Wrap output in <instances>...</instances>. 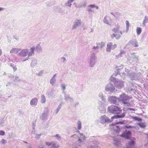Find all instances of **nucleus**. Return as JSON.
I'll use <instances>...</instances> for the list:
<instances>
[{
	"label": "nucleus",
	"instance_id": "nucleus-53",
	"mask_svg": "<svg viewBox=\"0 0 148 148\" xmlns=\"http://www.w3.org/2000/svg\"><path fill=\"white\" fill-rule=\"evenodd\" d=\"M43 71H40L39 72L36 74V75L38 76H41L42 75V74L43 73Z\"/></svg>",
	"mask_w": 148,
	"mask_h": 148
},
{
	"label": "nucleus",
	"instance_id": "nucleus-56",
	"mask_svg": "<svg viewBox=\"0 0 148 148\" xmlns=\"http://www.w3.org/2000/svg\"><path fill=\"white\" fill-rule=\"evenodd\" d=\"M5 134V132L3 130H1L0 131V135L3 136Z\"/></svg>",
	"mask_w": 148,
	"mask_h": 148
},
{
	"label": "nucleus",
	"instance_id": "nucleus-37",
	"mask_svg": "<svg viewBox=\"0 0 148 148\" xmlns=\"http://www.w3.org/2000/svg\"><path fill=\"white\" fill-rule=\"evenodd\" d=\"M99 109L100 112L102 113H104L106 111V109L103 106H101L99 107Z\"/></svg>",
	"mask_w": 148,
	"mask_h": 148
},
{
	"label": "nucleus",
	"instance_id": "nucleus-17",
	"mask_svg": "<svg viewBox=\"0 0 148 148\" xmlns=\"http://www.w3.org/2000/svg\"><path fill=\"white\" fill-rule=\"evenodd\" d=\"M136 140V138L134 137H132L131 139V141L129 142L128 145H127V148H131V147L133 146L135 143L134 140Z\"/></svg>",
	"mask_w": 148,
	"mask_h": 148
},
{
	"label": "nucleus",
	"instance_id": "nucleus-5",
	"mask_svg": "<svg viewBox=\"0 0 148 148\" xmlns=\"http://www.w3.org/2000/svg\"><path fill=\"white\" fill-rule=\"evenodd\" d=\"M108 110L110 112L115 114H119L121 111L120 108L114 105L111 106L109 107Z\"/></svg>",
	"mask_w": 148,
	"mask_h": 148
},
{
	"label": "nucleus",
	"instance_id": "nucleus-18",
	"mask_svg": "<svg viewBox=\"0 0 148 148\" xmlns=\"http://www.w3.org/2000/svg\"><path fill=\"white\" fill-rule=\"evenodd\" d=\"M128 45H132L135 47H138V42L135 40H130L128 43Z\"/></svg>",
	"mask_w": 148,
	"mask_h": 148
},
{
	"label": "nucleus",
	"instance_id": "nucleus-27",
	"mask_svg": "<svg viewBox=\"0 0 148 148\" xmlns=\"http://www.w3.org/2000/svg\"><path fill=\"white\" fill-rule=\"evenodd\" d=\"M36 51L38 53H41L42 52V49L39 44H38L35 47Z\"/></svg>",
	"mask_w": 148,
	"mask_h": 148
},
{
	"label": "nucleus",
	"instance_id": "nucleus-50",
	"mask_svg": "<svg viewBox=\"0 0 148 148\" xmlns=\"http://www.w3.org/2000/svg\"><path fill=\"white\" fill-rule=\"evenodd\" d=\"M61 87L62 88V89L63 90V92H64V91L66 89V85L65 84H61Z\"/></svg>",
	"mask_w": 148,
	"mask_h": 148
},
{
	"label": "nucleus",
	"instance_id": "nucleus-43",
	"mask_svg": "<svg viewBox=\"0 0 148 148\" xmlns=\"http://www.w3.org/2000/svg\"><path fill=\"white\" fill-rule=\"evenodd\" d=\"M107 16H106L103 19V22L106 24L108 25H110L109 22L107 20Z\"/></svg>",
	"mask_w": 148,
	"mask_h": 148
},
{
	"label": "nucleus",
	"instance_id": "nucleus-24",
	"mask_svg": "<svg viewBox=\"0 0 148 148\" xmlns=\"http://www.w3.org/2000/svg\"><path fill=\"white\" fill-rule=\"evenodd\" d=\"M35 49V48L34 47H32L31 48V50L29 52L28 51V53L27 55L28 58L34 55Z\"/></svg>",
	"mask_w": 148,
	"mask_h": 148
},
{
	"label": "nucleus",
	"instance_id": "nucleus-22",
	"mask_svg": "<svg viewBox=\"0 0 148 148\" xmlns=\"http://www.w3.org/2000/svg\"><path fill=\"white\" fill-rule=\"evenodd\" d=\"M48 113V112L47 110L46 112H43L42 114V115L40 117V119L42 120L47 119V115Z\"/></svg>",
	"mask_w": 148,
	"mask_h": 148
},
{
	"label": "nucleus",
	"instance_id": "nucleus-32",
	"mask_svg": "<svg viewBox=\"0 0 148 148\" xmlns=\"http://www.w3.org/2000/svg\"><path fill=\"white\" fill-rule=\"evenodd\" d=\"M37 64V60L36 59H33L32 60L31 63V66L32 67H33Z\"/></svg>",
	"mask_w": 148,
	"mask_h": 148
},
{
	"label": "nucleus",
	"instance_id": "nucleus-40",
	"mask_svg": "<svg viewBox=\"0 0 148 148\" xmlns=\"http://www.w3.org/2000/svg\"><path fill=\"white\" fill-rule=\"evenodd\" d=\"M99 47L98 45H97V46H94L92 48V49L95 50V53H98V50L99 49Z\"/></svg>",
	"mask_w": 148,
	"mask_h": 148
},
{
	"label": "nucleus",
	"instance_id": "nucleus-11",
	"mask_svg": "<svg viewBox=\"0 0 148 148\" xmlns=\"http://www.w3.org/2000/svg\"><path fill=\"white\" fill-rule=\"evenodd\" d=\"M112 121V120L108 119L105 115L101 116L100 119V122L102 124L106 123H109Z\"/></svg>",
	"mask_w": 148,
	"mask_h": 148
},
{
	"label": "nucleus",
	"instance_id": "nucleus-63",
	"mask_svg": "<svg viewBox=\"0 0 148 148\" xmlns=\"http://www.w3.org/2000/svg\"><path fill=\"white\" fill-rule=\"evenodd\" d=\"M52 143H49L48 142H46V144L47 145H48V146H51L52 145Z\"/></svg>",
	"mask_w": 148,
	"mask_h": 148
},
{
	"label": "nucleus",
	"instance_id": "nucleus-46",
	"mask_svg": "<svg viewBox=\"0 0 148 148\" xmlns=\"http://www.w3.org/2000/svg\"><path fill=\"white\" fill-rule=\"evenodd\" d=\"M110 80L111 81L114 82H115L116 81L118 80L115 77H113L112 76H111Z\"/></svg>",
	"mask_w": 148,
	"mask_h": 148
},
{
	"label": "nucleus",
	"instance_id": "nucleus-48",
	"mask_svg": "<svg viewBox=\"0 0 148 148\" xmlns=\"http://www.w3.org/2000/svg\"><path fill=\"white\" fill-rule=\"evenodd\" d=\"M10 66L13 68L14 71H15L17 70V68L16 67V65H14V64H10Z\"/></svg>",
	"mask_w": 148,
	"mask_h": 148
},
{
	"label": "nucleus",
	"instance_id": "nucleus-13",
	"mask_svg": "<svg viewBox=\"0 0 148 148\" xmlns=\"http://www.w3.org/2000/svg\"><path fill=\"white\" fill-rule=\"evenodd\" d=\"M131 132L130 131H125L120 135V136L126 139H129L131 135Z\"/></svg>",
	"mask_w": 148,
	"mask_h": 148
},
{
	"label": "nucleus",
	"instance_id": "nucleus-21",
	"mask_svg": "<svg viewBox=\"0 0 148 148\" xmlns=\"http://www.w3.org/2000/svg\"><path fill=\"white\" fill-rule=\"evenodd\" d=\"M56 74L53 75L50 80V84L52 86H54L56 82Z\"/></svg>",
	"mask_w": 148,
	"mask_h": 148
},
{
	"label": "nucleus",
	"instance_id": "nucleus-6",
	"mask_svg": "<svg viewBox=\"0 0 148 148\" xmlns=\"http://www.w3.org/2000/svg\"><path fill=\"white\" fill-rule=\"evenodd\" d=\"M96 54L94 53H92L90 56L89 61V65L90 67H93L94 66L96 62Z\"/></svg>",
	"mask_w": 148,
	"mask_h": 148
},
{
	"label": "nucleus",
	"instance_id": "nucleus-26",
	"mask_svg": "<svg viewBox=\"0 0 148 148\" xmlns=\"http://www.w3.org/2000/svg\"><path fill=\"white\" fill-rule=\"evenodd\" d=\"M75 0H68L64 3V6L65 7L67 6L71 7L72 5V3H73Z\"/></svg>",
	"mask_w": 148,
	"mask_h": 148
},
{
	"label": "nucleus",
	"instance_id": "nucleus-57",
	"mask_svg": "<svg viewBox=\"0 0 148 148\" xmlns=\"http://www.w3.org/2000/svg\"><path fill=\"white\" fill-rule=\"evenodd\" d=\"M87 10L89 13H90L91 12H94L93 10L92 9L90 8H89L88 7Z\"/></svg>",
	"mask_w": 148,
	"mask_h": 148
},
{
	"label": "nucleus",
	"instance_id": "nucleus-36",
	"mask_svg": "<svg viewBox=\"0 0 148 148\" xmlns=\"http://www.w3.org/2000/svg\"><path fill=\"white\" fill-rule=\"evenodd\" d=\"M125 53V52L123 50H121L120 53L117 55L116 56V57L117 58H119L122 56L123 55H124Z\"/></svg>",
	"mask_w": 148,
	"mask_h": 148
},
{
	"label": "nucleus",
	"instance_id": "nucleus-41",
	"mask_svg": "<svg viewBox=\"0 0 148 148\" xmlns=\"http://www.w3.org/2000/svg\"><path fill=\"white\" fill-rule=\"evenodd\" d=\"M126 32H127L128 31V30L129 29V27L130 26V24L129 22L128 21H126Z\"/></svg>",
	"mask_w": 148,
	"mask_h": 148
},
{
	"label": "nucleus",
	"instance_id": "nucleus-34",
	"mask_svg": "<svg viewBox=\"0 0 148 148\" xmlns=\"http://www.w3.org/2000/svg\"><path fill=\"white\" fill-rule=\"evenodd\" d=\"M62 103H61L58 106V108L56 109V110L55 113L56 114H57L59 111L61 109L62 107Z\"/></svg>",
	"mask_w": 148,
	"mask_h": 148
},
{
	"label": "nucleus",
	"instance_id": "nucleus-35",
	"mask_svg": "<svg viewBox=\"0 0 148 148\" xmlns=\"http://www.w3.org/2000/svg\"><path fill=\"white\" fill-rule=\"evenodd\" d=\"M12 78L14 79L13 81L14 82H20L21 81V79L18 76H14V75H13Z\"/></svg>",
	"mask_w": 148,
	"mask_h": 148
},
{
	"label": "nucleus",
	"instance_id": "nucleus-8",
	"mask_svg": "<svg viewBox=\"0 0 148 148\" xmlns=\"http://www.w3.org/2000/svg\"><path fill=\"white\" fill-rule=\"evenodd\" d=\"M117 47V45L114 44V45L111 42H109L107 44L106 51L107 52H110L111 50L114 49Z\"/></svg>",
	"mask_w": 148,
	"mask_h": 148
},
{
	"label": "nucleus",
	"instance_id": "nucleus-12",
	"mask_svg": "<svg viewBox=\"0 0 148 148\" xmlns=\"http://www.w3.org/2000/svg\"><path fill=\"white\" fill-rule=\"evenodd\" d=\"M124 121H119L117 122L116 123H113L111 125L112 126H114V127L112 128V129H113L115 132L118 133L120 130V128L118 126H116V125L118 124H123L124 123Z\"/></svg>",
	"mask_w": 148,
	"mask_h": 148
},
{
	"label": "nucleus",
	"instance_id": "nucleus-4",
	"mask_svg": "<svg viewBox=\"0 0 148 148\" xmlns=\"http://www.w3.org/2000/svg\"><path fill=\"white\" fill-rule=\"evenodd\" d=\"M116 69L115 72L117 74H119L123 78H125V77L126 74H127L128 70V69H126L125 68H121V69H119L118 67H116Z\"/></svg>",
	"mask_w": 148,
	"mask_h": 148
},
{
	"label": "nucleus",
	"instance_id": "nucleus-64",
	"mask_svg": "<svg viewBox=\"0 0 148 148\" xmlns=\"http://www.w3.org/2000/svg\"><path fill=\"white\" fill-rule=\"evenodd\" d=\"M77 137H78V136H77L76 135L71 136V138H76Z\"/></svg>",
	"mask_w": 148,
	"mask_h": 148
},
{
	"label": "nucleus",
	"instance_id": "nucleus-61",
	"mask_svg": "<svg viewBox=\"0 0 148 148\" xmlns=\"http://www.w3.org/2000/svg\"><path fill=\"white\" fill-rule=\"evenodd\" d=\"M13 38L17 40H19V37L17 36L14 35L13 36Z\"/></svg>",
	"mask_w": 148,
	"mask_h": 148
},
{
	"label": "nucleus",
	"instance_id": "nucleus-59",
	"mask_svg": "<svg viewBox=\"0 0 148 148\" xmlns=\"http://www.w3.org/2000/svg\"><path fill=\"white\" fill-rule=\"evenodd\" d=\"M59 140H60V137L59 134H57L55 136Z\"/></svg>",
	"mask_w": 148,
	"mask_h": 148
},
{
	"label": "nucleus",
	"instance_id": "nucleus-38",
	"mask_svg": "<svg viewBox=\"0 0 148 148\" xmlns=\"http://www.w3.org/2000/svg\"><path fill=\"white\" fill-rule=\"evenodd\" d=\"M142 29L141 27H137L136 29V32L138 35H139L141 33Z\"/></svg>",
	"mask_w": 148,
	"mask_h": 148
},
{
	"label": "nucleus",
	"instance_id": "nucleus-20",
	"mask_svg": "<svg viewBox=\"0 0 148 148\" xmlns=\"http://www.w3.org/2000/svg\"><path fill=\"white\" fill-rule=\"evenodd\" d=\"M21 50L20 48H12L10 50V53L16 54L18 53Z\"/></svg>",
	"mask_w": 148,
	"mask_h": 148
},
{
	"label": "nucleus",
	"instance_id": "nucleus-54",
	"mask_svg": "<svg viewBox=\"0 0 148 148\" xmlns=\"http://www.w3.org/2000/svg\"><path fill=\"white\" fill-rule=\"evenodd\" d=\"M66 60V59L64 57H62L60 58V61L62 62H64Z\"/></svg>",
	"mask_w": 148,
	"mask_h": 148
},
{
	"label": "nucleus",
	"instance_id": "nucleus-49",
	"mask_svg": "<svg viewBox=\"0 0 148 148\" xmlns=\"http://www.w3.org/2000/svg\"><path fill=\"white\" fill-rule=\"evenodd\" d=\"M133 119L135 120L138 121H140L141 120V119L140 118L137 117H132Z\"/></svg>",
	"mask_w": 148,
	"mask_h": 148
},
{
	"label": "nucleus",
	"instance_id": "nucleus-31",
	"mask_svg": "<svg viewBox=\"0 0 148 148\" xmlns=\"http://www.w3.org/2000/svg\"><path fill=\"white\" fill-rule=\"evenodd\" d=\"M112 31L113 32H114V33H118L119 32L121 35L122 34H123V32L122 31H119V27L113 29Z\"/></svg>",
	"mask_w": 148,
	"mask_h": 148
},
{
	"label": "nucleus",
	"instance_id": "nucleus-30",
	"mask_svg": "<svg viewBox=\"0 0 148 148\" xmlns=\"http://www.w3.org/2000/svg\"><path fill=\"white\" fill-rule=\"evenodd\" d=\"M111 38L112 39H113L114 37H115V38L116 39H119L121 36L119 34H112L110 35Z\"/></svg>",
	"mask_w": 148,
	"mask_h": 148
},
{
	"label": "nucleus",
	"instance_id": "nucleus-58",
	"mask_svg": "<svg viewBox=\"0 0 148 148\" xmlns=\"http://www.w3.org/2000/svg\"><path fill=\"white\" fill-rule=\"evenodd\" d=\"M41 134H36L35 136V138H36L38 139L40 138V136H41Z\"/></svg>",
	"mask_w": 148,
	"mask_h": 148
},
{
	"label": "nucleus",
	"instance_id": "nucleus-25",
	"mask_svg": "<svg viewBox=\"0 0 148 148\" xmlns=\"http://www.w3.org/2000/svg\"><path fill=\"white\" fill-rule=\"evenodd\" d=\"M125 116V113H123L121 115H117L112 117L111 119L113 120L114 119L123 118Z\"/></svg>",
	"mask_w": 148,
	"mask_h": 148
},
{
	"label": "nucleus",
	"instance_id": "nucleus-55",
	"mask_svg": "<svg viewBox=\"0 0 148 148\" xmlns=\"http://www.w3.org/2000/svg\"><path fill=\"white\" fill-rule=\"evenodd\" d=\"M95 7V4H90L88 6V7L90 8H94Z\"/></svg>",
	"mask_w": 148,
	"mask_h": 148
},
{
	"label": "nucleus",
	"instance_id": "nucleus-39",
	"mask_svg": "<svg viewBox=\"0 0 148 148\" xmlns=\"http://www.w3.org/2000/svg\"><path fill=\"white\" fill-rule=\"evenodd\" d=\"M97 45H99L101 48H102L105 45V43L103 42H101L100 43H97Z\"/></svg>",
	"mask_w": 148,
	"mask_h": 148
},
{
	"label": "nucleus",
	"instance_id": "nucleus-1",
	"mask_svg": "<svg viewBox=\"0 0 148 148\" xmlns=\"http://www.w3.org/2000/svg\"><path fill=\"white\" fill-rule=\"evenodd\" d=\"M127 75L132 80H136L140 79L141 77V73L138 72L136 69L129 70Z\"/></svg>",
	"mask_w": 148,
	"mask_h": 148
},
{
	"label": "nucleus",
	"instance_id": "nucleus-3",
	"mask_svg": "<svg viewBox=\"0 0 148 148\" xmlns=\"http://www.w3.org/2000/svg\"><path fill=\"white\" fill-rule=\"evenodd\" d=\"M116 69L115 72L117 74H119L123 78H125V77L126 74H127L128 70V69H126L125 68H121V69H119L118 67H116Z\"/></svg>",
	"mask_w": 148,
	"mask_h": 148
},
{
	"label": "nucleus",
	"instance_id": "nucleus-45",
	"mask_svg": "<svg viewBox=\"0 0 148 148\" xmlns=\"http://www.w3.org/2000/svg\"><path fill=\"white\" fill-rule=\"evenodd\" d=\"M137 125L141 128H144L145 127V125L143 123H138Z\"/></svg>",
	"mask_w": 148,
	"mask_h": 148
},
{
	"label": "nucleus",
	"instance_id": "nucleus-29",
	"mask_svg": "<svg viewBox=\"0 0 148 148\" xmlns=\"http://www.w3.org/2000/svg\"><path fill=\"white\" fill-rule=\"evenodd\" d=\"M87 5V2L86 1H84L78 6H76V7L77 8H81L83 7H85Z\"/></svg>",
	"mask_w": 148,
	"mask_h": 148
},
{
	"label": "nucleus",
	"instance_id": "nucleus-15",
	"mask_svg": "<svg viewBox=\"0 0 148 148\" xmlns=\"http://www.w3.org/2000/svg\"><path fill=\"white\" fill-rule=\"evenodd\" d=\"M123 81L118 80L115 82V86L117 88L120 89L123 86Z\"/></svg>",
	"mask_w": 148,
	"mask_h": 148
},
{
	"label": "nucleus",
	"instance_id": "nucleus-60",
	"mask_svg": "<svg viewBox=\"0 0 148 148\" xmlns=\"http://www.w3.org/2000/svg\"><path fill=\"white\" fill-rule=\"evenodd\" d=\"M1 142L3 144H5L6 143L7 141L6 140L3 139L1 140Z\"/></svg>",
	"mask_w": 148,
	"mask_h": 148
},
{
	"label": "nucleus",
	"instance_id": "nucleus-7",
	"mask_svg": "<svg viewBox=\"0 0 148 148\" xmlns=\"http://www.w3.org/2000/svg\"><path fill=\"white\" fill-rule=\"evenodd\" d=\"M108 101L111 103L114 104L118 105L119 102V98L115 96H109L108 98Z\"/></svg>",
	"mask_w": 148,
	"mask_h": 148
},
{
	"label": "nucleus",
	"instance_id": "nucleus-14",
	"mask_svg": "<svg viewBox=\"0 0 148 148\" xmlns=\"http://www.w3.org/2000/svg\"><path fill=\"white\" fill-rule=\"evenodd\" d=\"M78 139L77 141L79 143H83L86 139V137L82 133H79V134L78 136Z\"/></svg>",
	"mask_w": 148,
	"mask_h": 148
},
{
	"label": "nucleus",
	"instance_id": "nucleus-28",
	"mask_svg": "<svg viewBox=\"0 0 148 148\" xmlns=\"http://www.w3.org/2000/svg\"><path fill=\"white\" fill-rule=\"evenodd\" d=\"M148 22V16L145 15L143 19V25L144 27L146 26V24Z\"/></svg>",
	"mask_w": 148,
	"mask_h": 148
},
{
	"label": "nucleus",
	"instance_id": "nucleus-51",
	"mask_svg": "<svg viewBox=\"0 0 148 148\" xmlns=\"http://www.w3.org/2000/svg\"><path fill=\"white\" fill-rule=\"evenodd\" d=\"M133 127L132 126H130V125H125L123 127V128L125 129L126 128L127 129H130L131 128H132Z\"/></svg>",
	"mask_w": 148,
	"mask_h": 148
},
{
	"label": "nucleus",
	"instance_id": "nucleus-19",
	"mask_svg": "<svg viewBox=\"0 0 148 148\" xmlns=\"http://www.w3.org/2000/svg\"><path fill=\"white\" fill-rule=\"evenodd\" d=\"M38 99L36 98L32 99L30 101V105L31 106H36L38 103Z\"/></svg>",
	"mask_w": 148,
	"mask_h": 148
},
{
	"label": "nucleus",
	"instance_id": "nucleus-2",
	"mask_svg": "<svg viewBox=\"0 0 148 148\" xmlns=\"http://www.w3.org/2000/svg\"><path fill=\"white\" fill-rule=\"evenodd\" d=\"M132 98L131 97L123 93L119 97V102H121L127 105L128 106L131 105L130 99Z\"/></svg>",
	"mask_w": 148,
	"mask_h": 148
},
{
	"label": "nucleus",
	"instance_id": "nucleus-42",
	"mask_svg": "<svg viewBox=\"0 0 148 148\" xmlns=\"http://www.w3.org/2000/svg\"><path fill=\"white\" fill-rule=\"evenodd\" d=\"M99 97L101 98V99L103 101H105V98L103 96V94L102 93H100L99 94Z\"/></svg>",
	"mask_w": 148,
	"mask_h": 148
},
{
	"label": "nucleus",
	"instance_id": "nucleus-10",
	"mask_svg": "<svg viewBox=\"0 0 148 148\" xmlns=\"http://www.w3.org/2000/svg\"><path fill=\"white\" fill-rule=\"evenodd\" d=\"M114 89V85L111 82H110L106 85L105 90L106 92L113 91Z\"/></svg>",
	"mask_w": 148,
	"mask_h": 148
},
{
	"label": "nucleus",
	"instance_id": "nucleus-23",
	"mask_svg": "<svg viewBox=\"0 0 148 148\" xmlns=\"http://www.w3.org/2000/svg\"><path fill=\"white\" fill-rule=\"evenodd\" d=\"M64 99L66 101L69 100L71 102H73V98L70 97L66 93H65L64 94Z\"/></svg>",
	"mask_w": 148,
	"mask_h": 148
},
{
	"label": "nucleus",
	"instance_id": "nucleus-44",
	"mask_svg": "<svg viewBox=\"0 0 148 148\" xmlns=\"http://www.w3.org/2000/svg\"><path fill=\"white\" fill-rule=\"evenodd\" d=\"M77 127L78 130H80L82 128L81 122L79 121H78L77 122Z\"/></svg>",
	"mask_w": 148,
	"mask_h": 148
},
{
	"label": "nucleus",
	"instance_id": "nucleus-52",
	"mask_svg": "<svg viewBox=\"0 0 148 148\" xmlns=\"http://www.w3.org/2000/svg\"><path fill=\"white\" fill-rule=\"evenodd\" d=\"M51 146L52 147H55V148H57L58 147V145H56V144L54 142L52 143Z\"/></svg>",
	"mask_w": 148,
	"mask_h": 148
},
{
	"label": "nucleus",
	"instance_id": "nucleus-47",
	"mask_svg": "<svg viewBox=\"0 0 148 148\" xmlns=\"http://www.w3.org/2000/svg\"><path fill=\"white\" fill-rule=\"evenodd\" d=\"M138 56H134L133 57V59L136 62H138Z\"/></svg>",
	"mask_w": 148,
	"mask_h": 148
},
{
	"label": "nucleus",
	"instance_id": "nucleus-9",
	"mask_svg": "<svg viewBox=\"0 0 148 148\" xmlns=\"http://www.w3.org/2000/svg\"><path fill=\"white\" fill-rule=\"evenodd\" d=\"M28 50L27 49H21V50L18 53V55L21 57H25L28 55Z\"/></svg>",
	"mask_w": 148,
	"mask_h": 148
},
{
	"label": "nucleus",
	"instance_id": "nucleus-62",
	"mask_svg": "<svg viewBox=\"0 0 148 148\" xmlns=\"http://www.w3.org/2000/svg\"><path fill=\"white\" fill-rule=\"evenodd\" d=\"M114 140L115 141V142H114V143L115 145H117L119 141L116 139H114Z\"/></svg>",
	"mask_w": 148,
	"mask_h": 148
},
{
	"label": "nucleus",
	"instance_id": "nucleus-16",
	"mask_svg": "<svg viewBox=\"0 0 148 148\" xmlns=\"http://www.w3.org/2000/svg\"><path fill=\"white\" fill-rule=\"evenodd\" d=\"M81 24L82 21L81 20L79 19L76 20L73 26L72 29L73 30L75 29L77 26H80Z\"/></svg>",
	"mask_w": 148,
	"mask_h": 148
},
{
	"label": "nucleus",
	"instance_id": "nucleus-33",
	"mask_svg": "<svg viewBox=\"0 0 148 148\" xmlns=\"http://www.w3.org/2000/svg\"><path fill=\"white\" fill-rule=\"evenodd\" d=\"M41 102L42 103H45L46 102V99L45 96L44 95H42L41 96Z\"/></svg>",
	"mask_w": 148,
	"mask_h": 148
}]
</instances>
